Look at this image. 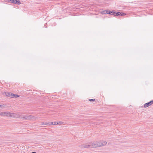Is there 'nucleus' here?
<instances>
[{"label":"nucleus","instance_id":"nucleus-1","mask_svg":"<svg viewBox=\"0 0 153 153\" xmlns=\"http://www.w3.org/2000/svg\"><path fill=\"white\" fill-rule=\"evenodd\" d=\"M22 119L23 118L25 120H36L38 118L37 117L33 116L32 115H27L23 117H22Z\"/></svg>","mask_w":153,"mask_h":153},{"label":"nucleus","instance_id":"nucleus-2","mask_svg":"<svg viewBox=\"0 0 153 153\" xmlns=\"http://www.w3.org/2000/svg\"><path fill=\"white\" fill-rule=\"evenodd\" d=\"M81 148H93V142L89 143V144H83L81 146Z\"/></svg>","mask_w":153,"mask_h":153},{"label":"nucleus","instance_id":"nucleus-3","mask_svg":"<svg viewBox=\"0 0 153 153\" xmlns=\"http://www.w3.org/2000/svg\"><path fill=\"white\" fill-rule=\"evenodd\" d=\"M6 2H11L17 4H21L20 1L19 0H6Z\"/></svg>","mask_w":153,"mask_h":153},{"label":"nucleus","instance_id":"nucleus-4","mask_svg":"<svg viewBox=\"0 0 153 153\" xmlns=\"http://www.w3.org/2000/svg\"><path fill=\"white\" fill-rule=\"evenodd\" d=\"M94 148H96L99 146H103L102 143L100 142H93Z\"/></svg>","mask_w":153,"mask_h":153},{"label":"nucleus","instance_id":"nucleus-5","mask_svg":"<svg viewBox=\"0 0 153 153\" xmlns=\"http://www.w3.org/2000/svg\"><path fill=\"white\" fill-rule=\"evenodd\" d=\"M153 104V100L150 101L149 102L146 103L144 105V107L145 108H146L151 105Z\"/></svg>","mask_w":153,"mask_h":153},{"label":"nucleus","instance_id":"nucleus-6","mask_svg":"<svg viewBox=\"0 0 153 153\" xmlns=\"http://www.w3.org/2000/svg\"><path fill=\"white\" fill-rule=\"evenodd\" d=\"M5 95L6 96L11 97L12 93L10 92H6L5 93Z\"/></svg>","mask_w":153,"mask_h":153},{"label":"nucleus","instance_id":"nucleus-7","mask_svg":"<svg viewBox=\"0 0 153 153\" xmlns=\"http://www.w3.org/2000/svg\"><path fill=\"white\" fill-rule=\"evenodd\" d=\"M13 114V113L7 112L6 116H7L8 117H13L12 115Z\"/></svg>","mask_w":153,"mask_h":153},{"label":"nucleus","instance_id":"nucleus-8","mask_svg":"<svg viewBox=\"0 0 153 153\" xmlns=\"http://www.w3.org/2000/svg\"><path fill=\"white\" fill-rule=\"evenodd\" d=\"M12 97L11 98H17L19 96L17 94H14L12 93Z\"/></svg>","mask_w":153,"mask_h":153},{"label":"nucleus","instance_id":"nucleus-9","mask_svg":"<svg viewBox=\"0 0 153 153\" xmlns=\"http://www.w3.org/2000/svg\"><path fill=\"white\" fill-rule=\"evenodd\" d=\"M53 122H49L48 123L45 122V125H53Z\"/></svg>","mask_w":153,"mask_h":153},{"label":"nucleus","instance_id":"nucleus-10","mask_svg":"<svg viewBox=\"0 0 153 153\" xmlns=\"http://www.w3.org/2000/svg\"><path fill=\"white\" fill-rule=\"evenodd\" d=\"M7 112H2L0 113V115L1 116H4L6 115H7Z\"/></svg>","mask_w":153,"mask_h":153},{"label":"nucleus","instance_id":"nucleus-11","mask_svg":"<svg viewBox=\"0 0 153 153\" xmlns=\"http://www.w3.org/2000/svg\"><path fill=\"white\" fill-rule=\"evenodd\" d=\"M112 12V11H111L110 10H107V14H109L111 15Z\"/></svg>","mask_w":153,"mask_h":153},{"label":"nucleus","instance_id":"nucleus-12","mask_svg":"<svg viewBox=\"0 0 153 153\" xmlns=\"http://www.w3.org/2000/svg\"><path fill=\"white\" fill-rule=\"evenodd\" d=\"M107 10H104L102 12V13L103 14H105L106 13H107Z\"/></svg>","mask_w":153,"mask_h":153},{"label":"nucleus","instance_id":"nucleus-13","mask_svg":"<svg viewBox=\"0 0 153 153\" xmlns=\"http://www.w3.org/2000/svg\"><path fill=\"white\" fill-rule=\"evenodd\" d=\"M116 12H117L116 11H112L111 15H113L114 16H116Z\"/></svg>","mask_w":153,"mask_h":153},{"label":"nucleus","instance_id":"nucleus-14","mask_svg":"<svg viewBox=\"0 0 153 153\" xmlns=\"http://www.w3.org/2000/svg\"><path fill=\"white\" fill-rule=\"evenodd\" d=\"M120 12H116V16H120Z\"/></svg>","mask_w":153,"mask_h":153},{"label":"nucleus","instance_id":"nucleus-15","mask_svg":"<svg viewBox=\"0 0 153 153\" xmlns=\"http://www.w3.org/2000/svg\"><path fill=\"white\" fill-rule=\"evenodd\" d=\"M107 142H106L105 141H104L103 142V143H102V145H103V146L106 145V144H107Z\"/></svg>","mask_w":153,"mask_h":153},{"label":"nucleus","instance_id":"nucleus-16","mask_svg":"<svg viewBox=\"0 0 153 153\" xmlns=\"http://www.w3.org/2000/svg\"><path fill=\"white\" fill-rule=\"evenodd\" d=\"M126 15V14L123 13H121L120 16H123Z\"/></svg>","mask_w":153,"mask_h":153},{"label":"nucleus","instance_id":"nucleus-17","mask_svg":"<svg viewBox=\"0 0 153 153\" xmlns=\"http://www.w3.org/2000/svg\"><path fill=\"white\" fill-rule=\"evenodd\" d=\"M88 100L91 102H93V101H94L95 100V99H89V100Z\"/></svg>","mask_w":153,"mask_h":153},{"label":"nucleus","instance_id":"nucleus-18","mask_svg":"<svg viewBox=\"0 0 153 153\" xmlns=\"http://www.w3.org/2000/svg\"><path fill=\"white\" fill-rule=\"evenodd\" d=\"M63 122H59L58 123H57V124H61L62 123H63Z\"/></svg>","mask_w":153,"mask_h":153},{"label":"nucleus","instance_id":"nucleus-19","mask_svg":"<svg viewBox=\"0 0 153 153\" xmlns=\"http://www.w3.org/2000/svg\"><path fill=\"white\" fill-rule=\"evenodd\" d=\"M57 122H54V123H53V125H56V124H57Z\"/></svg>","mask_w":153,"mask_h":153},{"label":"nucleus","instance_id":"nucleus-20","mask_svg":"<svg viewBox=\"0 0 153 153\" xmlns=\"http://www.w3.org/2000/svg\"><path fill=\"white\" fill-rule=\"evenodd\" d=\"M45 123H44L43 122V123H42L40 124V125H45Z\"/></svg>","mask_w":153,"mask_h":153},{"label":"nucleus","instance_id":"nucleus-21","mask_svg":"<svg viewBox=\"0 0 153 153\" xmlns=\"http://www.w3.org/2000/svg\"><path fill=\"white\" fill-rule=\"evenodd\" d=\"M20 117V115L18 114L17 115V116L16 117L17 118L19 117Z\"/></svg>","mask_w":153,"mask_h":153},{"label":"nucleus","instance_id":"nucleus-22","mask_svg":"<svg viewBox=\"0 0 153 153\" xmlns=\"http://www.w3.org/2000/svg\"><path fill=\"white\" fill-rule=\"evenodd\" d=\"M32 153H36V152H32Z\"/></svg>","mask_w":153,"mask_h":153},{"label":"nucleus","instance_id":"nucleus-23","mask_svg":"<svg viewBox=\"0 0 153 153\" xmlns=\"http://www.w3.org/2000/svg\"><path fill=\"white\" fill-rule=\"evenodd\" d=\"M1 105H0V107H1Z\"/></svg>","mask_w":153,"mask_h":153}]
</instances>
